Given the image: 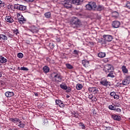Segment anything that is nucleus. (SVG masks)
<instances>
[{
	"instance_id": "1",
	"label": "nucleus",
	"mask_w": 130,
	"mask_h": 130,
	"mask_svg": "<svg viewBox=\"0 0 130 130\" xmlns=\"http://www.w3.org/2000/svg\"><path fill=\"white\" fill-rule=\"evenodd\" d=\"M71 25L73 28H77L80 27L82 24L81 23V21L77 18H74L70 21Z\"/></svg>"
},
{
	"instance_id": "2",
	"label": "nucleus",
	"mask_w": 130,
	"mask_h": 130,
	"mask_svg": "<svg viewBox=\"0 0 130 130\" xmlns=\"http://www.w3.org/2000/svg\"><path fill=\"white\" fill-rule=\"evenodd\" d=\"M85 8L88 11H95L97 5H96V3L90 2L85 6Z\"/></svg>"
},
{
	"instance_id": "3",
	"label": "nucleus",
	"mask_w": 130,
	"mask_h": 130,
	"mask_svg": "<svg viewBox=\"0 0 130 130\" xmlns=\"http://www.w3.org/2000/svg\"><path fill=\"white\" fill-rule=\"evenodd\" d=\"M52 77L56 83H60L62 81V77L59 73H54L52 74Z\"/></svg>"
},
{
	"instance_id": "4",
	"label": "nucleus",
	"mask_w": 130,
	"mask_h": 130,
	"mask_svg": "<svg viewBox=\"0 0 130 130\" xmlns=\"http://www.w3.org/2000/svg\"><path fill=\"white\" fill-rule=\"evenodd\" d=\"M100 84L103 85V86H105V87H110V85H111L110 82L107 81V79L105 78L101 79Z\"/></svg>"
},
{
	"instance_id": "5",
	"label": "nucleus",
	"mask_w": 130,
	"mask_h": 130,
	"mask_svg": "<svg viewBox=\"0 0 130 130\" xmlns=\"http://www.w3.org/2000/svg\"><path fill=\"white\" fill-rule=\"evenodd\" d=\"M18 16V21L20 24H25L26 23V19H25V17L22 15H20V14L17 13Z\"/></svg>"
},
{
	"instance_id": "6",
	"label": "nucleus",
	"mask_w": 130,
	"mask_h": 130,
	"mask_svg": "<svg viewBox=\"0 0 130 130\" xmlns=\"http://www.w3.org/2000/svg\"><path fill=\"white\" fill-rule=\"evenodd\" d=\"M88 91L89 93H91L92 94H98V92H99L98 88L96 87H89L88 88Z\"/></svg>"
},
{
	"instance_id": "7",
	"label": "nucleus",
	"mask_w": 130,
	"mask_h": 130,
	"mask_svg": "<svg viewBox=\"0 0 130 130\" xmlns=\"http://www.w3.org/2000/svg\"><path fill=\"white\" fill-rule=\"evenodd\" d=\"M103 37L104 38V40L108 42L112 41V40L113 39V37L110 35H104Z\"/></svg>"
},
{
	"instance_id": "8",
	"label": "nucleus",
	"mask_w": 130,
	"mask_h": 130,
	"mask_svg": "<svg viewBox=\"0 0 130 130\" xmlns=\"http://www.w3.org/2000/svg\"><path fill=\"white\" fill-rule=\"evenodd\" d=\"M72 0H67L64 2V7L66 9H71L72 8Z\"/></svg>"
},
{
	"instance_id": "9",
	"label": "nucleus",
	"mask_w": 130,
	"mask_h": 130,
	"mask_svg": "<svg viewBox=\"0 0 130 130\" xmlns=\"http://www.w3.org/2000/svg\"><path fill=\"white\" fill-rule=\"evenodd\" d=\"M105 71L106 73H109L110 72H112V71H113V67L111 64H107L105 67Z\"/></svg>"
},
{
	"instance_id": "10",
	"label": "nucleus",
	"mask_w": 130,
	"mask_h": 130,
	"mask_svg": "<svg viewBox=\"0 0 130 130\" xmlns=\"http://www.w3.org/2000/svg\"><path fill=\"white\" fill-rule=\"evenodd\" d=\"M111 117L114 120H116V121H120L121 120V117L115 114H112Z\"/></svg>"
},
{
	"instance_id": "11",
	"label": "nucleus",
	"mask_w": 130,
	"mask_h": 130,
	"mask_svg": "<svg viewBox=\"0 0 130 130\" xmlns=\"http://www.w3.org/2000/svg\"><path fill=\"white\" fill-rule=\"evenodd\" d=\"M5 95L7 98H11V97H13L15 95V93L13 91H6Z\"/></svg>"
},
{
	"instance_id": "12",
	"label": "nucleus",
	"mask_w": 130,
	"mask_h": 130,
	"mask_svg": "<svg viewBox=\"0 0 130 130\" xmlns=\"http://www.w3.org/2000/svg\"><path fill=\"white\" fill-rule=\"evenodd\" d=\"M120 26V22L118 21H114L112 22V26L113 28H119Z\"/></svg>"
},
{
	"instance_id": "13",
	"label": "nucleus",
	"mask_w": 130,
	"mask_h": 130,
	"mask_svg": "<svg viewBox=\"0 0 130 130\" xmlns=\"http://www.w3.org/2000/svg\"><path fill=\"white\" fill-rule=\"evenodd\" d=\"M9 121H11L12 122H14V123H16V122H19V123H21L22 122V121L20 120V119L18 118H11L9 119Z\"/></svg>"
},
{
	"instance_id": "14",
	"label": "nucleus",
	"mask_w": 130,
	"mask_h": 130,
	"mask_svg": "<svg viewBox=\"0 0 130 130\" xmlns=\"http://www.w3.org/2000/svg\"><path fill=\"white\" fill-rule=\"evenodd\" d=\"M82 63L85 68H88L90 66V63L87 60L84 59L82 61Z\"/></svg>"
},
{
	"instance_id": "15",
	"label": "nucleus",
	"mask_w": 130,
	"mask_h": 130,
	"mask_svg": "<svg viewBox=\"0 0 130 130\" xmlns=\"http://www.w3.org/2000/svg\"><path fill=\"white\" fill-rule=\"evenodd\" d=\"M5 20L8 23H13V22H14V19L10 16H6L5 17Z\"/></svg>"
},
{
	"instance_id": "16",
	"label": "nucleus",
	"mask_w": 130,
	"mask_h": 130,
	"mask_svg": "<svg viewBox=\"0 0 130 130\" xmlns=\"http://www.w3.org/2000/svg\"><path fill=\"white\" fill-rule=\"evenodd\" d=\"M109 74L107 75V78H115V73L113 71H110L108 72Z\"/></svg>"
},
{
	"instance_id": "17",
	"label": "nucleus",
	"mask_w": 130,
	"mask_h": 130,
	"mask_svg": "<svg viewBox=\"0 0 130 130\" xmlns=\"http://www.w3.org/2000/svg\"><path fill=\"white\" fill-rule=\"evenodd\" d=\"M8 61V59L2 55H0V62L1 63H6Z\"/></svg>"
},
{
	"instance_id": "18",
	"label": "nucleus",
	"mask_w": 130,
	"mask_h": 130,
	"mask_svg": "<svg viewBox=\"0 0 130 130\" xmlns=\"http://www.w3.org/2000/svg\"><path fill=\"white\" fill-rule=\"evenodd\" d=\"M98 56L100 58H103V57H105L106 56V53L105 52H99L98 54Z\"/></svg>"
},
{
	"instance_id": "19",
	"label": "nucleus",
	"mask_w": 130,
	"mask_h": 130,
	"mask_svg": "<svg viewBox=\"0 0 130 130\" xmlns=\"http://www.w3.org/2000/svg\"><path fill=\"white\" fill-rule=\"evenodd\" d=\"M121 70L123 74H127V73H128V70L126 69V67H125V66H123L121 67Z\"/></svg>"
},
{
	"instance_id": "20",
	"label": "nucleus",
	"mask_w": 130,
	"mask_h": 130,
	"mask_svg": "<svg viewBox=\"0 0 130 130\" xmlns=\"http://www.w3.org/2000/svg\"><path fill=\"white\" fill-rule=\"evenodd\" d=\"M4 40V41H6V40H8V37H6V35L3 34L0 35V40Z\"/></svg>"
},
{
	"instance_id": "21",
	"label": "nucleus",
	"mask_w": 130,
	"mask_h": 130,
	"mask_svg": "<svg viewBox=\"0 0 130 130\" xmlns=\"http://www.w3.org/2000/svg\"><path fill=\"white\" fill-rule=\"evenodd\" d=\"M122 84L123 86H127V85L129 84V81H127V80L125 78V79L122 80Z\"/></svg>"
},
{
	"instance_id": "22",
	"label": "nucleus",
	"mask_w": 130,
	"mask_h": 130,
	"mask_svg": "<svg viewBox=\"0 0 130 130\" xmlns=\"http://www.w3.org/2000/svg\"><path fill=\"white\" fill-rule=\"evenodd\" d=\"M72 4L76 5V6H79L80 5V0H71Z\"/></svg>"
},
{
	"instance_id": "23",
	"label": "nucleus",
	"mask_w": 130,
	"mask_h": 130,
	"mask_svg": "<svg viewBox=\"0 0 130 130\" xmlns=\"http://www.w3.org/2000/svg\"><path fill=\"white\" fill-rule=\"evenodd\" d=\"M49 68L47 66H44L43 67V71L46 74L49 72Z\"/></svg>"
},
{
	"instance_id": "24",
	"label": "nucleus",
	"mask_w": 130,
	"mask_h": 130,
	"mask_svg": "<svg viewBox=\"0 0 130 130\" xmlns=\"http://www.w3.org/2000/svg\"><path fill=\"white\" fill-rule=\"evenodd\" d=\"M66 66L68 70H73V69H74V67L70 63H66Z\"/></svg>"
},
{
	"instance_id": "25",
	"label": "nucleus",
	"mask_w": 130,
	"mask_h": 130,
	"mask_svg": "<svg viewBox=\"0 0 130 130\" xmlns=\"http://www.w3.org/2000/svg\"><path fill=\"white\" fill-rule=\"evenodd\" d=\"M96 9L97 11H102L103 10H104V6L102 5H98Z\"/></svg>"
},
{
	"instance_id": "26",
	"label": "nucleus",
	"mask_w": 130,
	"mask_h": 130,
	"mask_svg": "<svg viewBox=\"0 0 130 130\" xmlns=\"http://www.w3.org/2000/svg\"><path fill=\"white\" fill-rule=\"evenodd\" d=\"M45 17L47 18V19H49L50 17H51V13L50 12H48L45 13Z\"/></svg>"
},
{
	"instance_id": "27",
	"label": "nucleus",
	"mask_w": 130,
	"mask_h": 130,
	"mask_svg": "<svg viewBox=\"0 0 130 130\" xmlns=\"http://www.w3.org/2000/svg\"><path fill=\"white\" fill-rule=\"evenodd\" d=\"M83 88V85L81 84H77L76 85V89L77 90H82Z\"/></svg>"
},
{
	"instance_id": "28",
	"label": "nucleus",
	"mask_w": 130,
	"mask_h": 130,
	"mask_svg": "<svg viewBox=\"0 0 130 130\" xmlns=\"http://www.w3.org/2000/svg\"><path fill=\"white\" fill-rule=\"evenodd\" d=\"M109 109L110 110H116V106H112V105H109Z\"/></svg>"
},
{
	"instance_id": "29",
	"label": "nucleus",
	"mask_w": 130,
	"mask_h": 130,
	"mask_svg": "<svg viewBox=\"0 0 130 130\" xmlns=\"http://www.w3.org/2000/svg\"><path fill=\"white\" fill-rule=\"evenodd\" d=\"M124 7L127 8V9H128V10H130V2L129 1H127Z\"/></svg>"
},
{
	"instance_id": "30",
	"label": "nucleus",
	"mask_w": 130,
	"mask_h": 130,
	"mask_svg": "<svg viewBox=\"0 0 130 130\" xmlns=\"http://www.w3.org/2000/svg\"><path fill=\"white\" fill-rule=\"evenodd\" d=\"M60 87L61 89H62L63 90H67L68 89V86L67 85L60 84Z\"/></svg>"
},
{
	"instance_id": "31",
	"label": "nucleus",
	"mask_w": 130,
	"mask_h": 130,
	"mask_svg": "<svg viewBox=\"0 0 130 130\" xmlns=\"http://www.w3.org/2000/svg\"><path fill=\"white\" fill-rule=\"evenodd\" d=\"M62 102V101H61V100H56V101H55L56 105H58L59 106V105H60V104Z\"/></svg>"
},
{
	"instance_id": "32",
	"label": "nucleus",
	"mask_w": 130,
	"mask_h": 130,
	"mask_svg": "<svg viewBox=\"0 0 130 130\" xmlns=\"http://www.w3.org/2000/svg\"><path fill=\"white\" fill-rule=\"evenodd\" d=\"M25 10H26V7L20 5L19 7V11H25Z\"/></svg>"
},
{
	"instance_id": "33",
	"label": "nucleus",
	"mask_w": 130,
	"mask_h": 130,
	"mask_svg": "<svg viewBox=\"0 0 130 130\" xmlns=\"http://www.w3.org/2000/svg\"><path fill=\"white\" fill-rule=\"evenodd\" d=\"M6 35L8 36V37H10V38H13L14 37V36L9 32H7Z\"/></svg>"
},
{
	"instance_id": "34",
	"label": "nucleus",
	"mask_w": 130,
	"mask_h": 130,
	"mask_svg": "<svg viewBox=\"0 0 130 130\" xmlns=\"http://www.w3.org/2000/svg\"><path fill=\"white\" fill-rule=\"evenodd\" d=\"M72 115L74 117H75V118H79V114L78 113H76V112L73 113Z\"/></svg>"
},
{
	"instance_id": "35",
	"label": "nucleus",
	"mask_w": 130,
	"mask_h": 130,
	"mask_svg": "<svg viewBox=\"0 0 130 130\" xmlns=\"http://www.w3.org/2000/svg\"><path fill=\"white\" fill-rule=\"evenodd\" d=\"M43 123L45 125L48 124V120L46 118L43 119Z\"/></svg>"
},
{
	"instance_id": "36",
	"label": "nucleus",
	"mask_w": 130,
	"mask_h": 130,
	"mask_svg": "<svg viewBox=\"0 0 130 130\" xmlns=\"http://www.w3.org/2000/svg\"><path fill=\"white\" fill-rule=\"evenodd\" d=\"M20 5L19 4H15L14 5V9H15L16 10H20Z\"/></svg>"
},
{
	"instance_id": "37",
	"label": "nucleus",
	"mask_w": 130,
	"mask_h": 130,
	"mask_svg": "<svg viewBox=\"0 0 130 130\" xmlns=\"http://www.w3.org/2000/svg\"><path fill=\"white\" fill-rule=\"evenodd\" d=\"M23 56H24V55L22 53H18L17 54V57L19 58H22Z\"/></svg>"
},
{
	"instance_id": "38",
	"label": "nucleus",
	"mask_w": 130,
	"mask_h": 130,
	"mask_svg": "<svg viewBox=\"0 0 130 130\" xmlns=\"http://www.w3.org/2000/svg\"><path fill=\"white\" fill-rule=\"evenodd\" d=\"M5 2L0 0V8H3V7H5Z\"/></svg>"
},
{
	"instance_id": "39",
	"label": "nucleus",
	"mask_w": 130,
	"mask_h": 130,
	"mask_svg": "<svg viewBox=\"0 0 130 130\" xmlns=\"http://www.w3.org/2000/svg\"><path fill=\"white\" fill-rule=\"evenodd\" d=\"M13 33L16 36L18 35V34H19V30L18 29H15L13 30Z\"/></svg>"
},
{
	"instance_id": "40",
	"label": "nucleus",
	"mask_w": 130,
	"mask_h": 130,
	"mask_svg": "<svg viewBox=\"0 0 130 130\" xmlns=\"http://www.w3.org/2000/svg\"><path fill=\"white\" fill-rule=\"evenodd\" d=\"M113 17L116 18L118 16V13L115 12L112 13Z\"/></svg>"
},
{
	"instance_id": "41",
	"label": "nucleus",
	"mask_w": 130,
	"mask_h": 130,
	"mask_svg": "<svg viewBox=\"0 0 130 130\" xmlns=\"http://www.w3.org/2000/svg\"><path fill=\"white\" fill-rule=\"evenodd\" d=\"M20 124L18 125V126H19V127H22L23 128V127H25V124L22 123V122L19 123Z\"/></svg>"
},
{
	"instance_id": "42",
	"label": "nucleus",
	"mask_w": 130,
	"mask_h": 130,
	"mask_svg": "<svg viewBox=\"0 0 130 130\" xmlns=\"http://www.w3.org/2000/svg\"><path fill=\"white\" fill-rule=\"evenodd\" d=\"M80 126H81V128H82V129H85V124H84V123L83 122H80Z\"/></svg>"
},
{
	"instance_id": "43",
	"label": "nucleus",
	"mask_w": 130,
	"mask_h": 130,
	"mask_svg": "<svg viewBox=\"0 0 130 130\" xmlns=\"http://www.w3.org/2000/svg\"><path fill=\"white\" fill-rule=\"evenodd\" d=\"M21 71H29V69L26 67H21L20 68Z\"/></svg>"
},
{
	"instance_id": "44",
	"label": "nucleus",
	"mask_w": 130,
	"mask_h": 130,
	"mask_svg": "<svg viewBox=\"0 0 130 130\" xmlns=\"http://www.w3.org/2000/svg\"><path fill=\"white\" fill-rule=\"evenodd\" d=\"M92 102H96L97 101V99L96 98V96H93L91 99Z\"/></svg>"
},
{
	"instance_id": "45",
	"label": "nucleus",
	"mask_w": 130,
	"mask_h": 130,
	"mask_svg": "<svg viewBox=\"0 0 130 130\" xmlns=\"http://www.w3.org/2000/svg\"><path fill=\"white\" fill-rule=\"evenodd\" d=\"M66 92L67 93H70L71 92V91H72V88H71V87H68V88L66 89Z\"/></svg>"
},
{
	"instance_id": "46",
	"label": "nucleus",
	"mask_w": 130,
	"mask_h": 130,
	"mask_svg": "<svg viewBox=\"0 0 130 130\" xmlns=\"http://www.w3.org/2000/svg\"><path fill=\"white\" fill-rule=\"evenodd\" d=\"M114 99H116V100H117V99H119V95H117V94H115V96H114Z\"/></svg>"
},
{
	"instance_id": "47",
	"label": "nucleus",
	"mask_w": 130,
	"mask_h": 130,
	"mask_svg": "<svg viewBox=\"0 0 130 130\" xmlns=\"http://www.w3.org/2000/svg\"><path fill=\"white\" fill-rule=\"evenodd\" d=\"M116 94V93L114 91L111 92L110 93V95L111 96H112V97H114L115 95Z\"/></svg>"
},
{
	"instance_id": "48",
	"label": "nucleus",
	"mask_w": 130,
	"mask_h": 130,
	"mask_svg": "<svg viewBox=\"0 0 130 130\" xmlns=\"http://www.w3.org/2000/svg\"><path fill=\"white\" fill-rule=\"evenodd\" d=\"M125 79H126L128 82H130V76H126L125 77Z\"/></svg>"
},
{
	"instance_id": "49",
	"label": "nucleus",
	"mask_w": 130,
	"mask_h": 130,
	"mask_svg": "<svg viewBox=\"0 0 130 130\" xmlns=\"http://www.w3.org/2000/svg\"><path fill=\"white\" fill-rule=\"evenodd\" d=\"M59 106L61 107V108H63V107H64V104L62 102Z\"/></svg>"
},
{
	"instance_id": "50",
	"label": "nucleus",
	"mask_w": 130,
	"mask_h": 130,
	"mask_svg": "<svg viewBox=\"0 0 130 130\" xmlns=\"http://www.w3.org/2000/svg\"><path fill=\"white\" fill-rule=\"evenodd\" d=\"M115 111H116L117 112H121V109L118 108H116V110H115Z\"/></svg>"
},
{
	"instance_id": "51",
	"label": "nucleus",
	"mask_w": 130,
	"mask_h": 130,
	"mask_svg": "<svg viewBox=\"0 0 130 130\" xmlns=\"http://www.w3.org/2000/svg\"><path fill=\"white\" fill-rule=\"evenodd\" d=\"M74 54H79V51H77V50H74L73 51Z\"/></svg>"
},
{
	"instance_id": "52",
	"label": "nucleus",
	"mask_w": 130,
	"mask_h": 130,
	"mask_svg": "<svg viewBox=\"0 0 130 130\" xmlns=\"http://www.w3.org/2000/svg\"><path fill=\"white\" fill-rule=\"evenodd\" d=\"M93 94H89L88 95L89 99H91V100L93 98Z\"/></svg>"
},
{
	"instance_id": "53",
	"label": "nucleus",
	"mask_w": 130,
	"mask_h": 130,
	"mask_svg": "<svg viewBox=\"0 0 130 130\" xmlns=\"http://www.w3.org/2000/svg\"><path fill=\"white\" fill-rule=\"evenodd\" d=\"M104 62H108V61H109V60H108V58H105L104 59Z\"/></svg>"
},
{
	"instance_id": "54",
	"label": "nucleus",
	"mask_w": 130,
	"mask_h": 130,
	"mask_svg": "<svg viewBox=\"0 0 130 130\" xmlns=\"http://www.w3.org/2000/svg\"><path fill=\"white\" fill-rule=\"evenodd\" d=\"M25 2H30L32 3V2H34V0H24Z\"/></svg>"
},
{
	"instance_id": "55",
	"label": "nucleus",
	"mask_w": 130,
	"mask_h": 130,
	"mask_svg": "<svg viewBox=\"0 0 130 130\" xmlns=\"http://www.w3.org/2000/svg\"><path fill=\"white\" fill-rule=\"evenodd\" d=\"M35 96H38V93L37 92H35Z\"/></svg>"
},
{
	"instance_id": "56",
	"label": "nucleus",
	"mask_w": 130,
	"mask_h": 130,
	"mask_svg": "<svg viewBox=\"0 0 130 130\" xmlns=\"http://www.w3.org/2000/svg\"><path fill=\"white\" fill-rule=\"evenodd\" d=\"M2 72H0V78H2Z\"/></svg>"
},
{
	"instance_id": "57",
	"label": "nucleus",
	"mask_w": 130,
	"mask_h": 130,
	"mask_svg": "<svg viewBox=\"0 0 130 130\" xmlns=\"http://www.w3.org/2000/svg\"><path fill=\"white\" fill-rule=\"evenodd\" d=\"M1 82H2V86L4 85V81H2Z\"/></svg>"
},
{
	"instance_id": "58",
	"label": "nucleus",
	"mask_w": 130,
	"mask_h": 130,
	"mask_svg": "<svg viewBox=\"0 0 130 130\" xmlns=\"http://www.w3.org/2000/svg\"><path fill=\"white\" fill-rule=\"evenodd\" d=\"M67 98H70V95H67Z\"/></svg>"
},
{
	"instance_id": "59",
	"label": "nucleus",
	"mask_w": 130,
	"mask_h": 130,
	"mask_svg": "<svg viewBox=\"0 0 130 130\" xmlns=\"http://www.w3.org/2000/svg\"><path fill=\"white\" fill-rule=\"evenodd\" d=\"M17 1H19V0H16Z\"/></svg>"
}]
</instances>
